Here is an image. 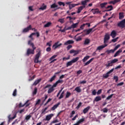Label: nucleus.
I'll use <instances>...</instances> for the list:
<instances>
[{
	"label": "nucleus",
	"instance_id": "obj_39",
	"mask_svg": "<svg viewBox=\"0 0 125 125\" xmlns=\"http://www.w3.org/2000/svg\"><path fill=\"white\" fill-rule=\"evenodd\" d=\"M78 25H79V22H77L76 23H73L71 25L73 29H75V28H77Z\"/></svg>",
	"mask_w": 125,
	"mask_h": 125
},
{
	"label": "nucleus",
	"instance_id": "obj_62",
	"mask_svg": "<svg viewBox=\"0 0 125 125\" xmlns=\"http://www.w3.org/2000/svg\"><path fill=\"white\" fill-rule=\"evenodd\" d=\"M82 73H83V71L81 70H79V71H78L76 72V74H77V75H80V74H82Z\"/></svg>",
	"mask_w": 125,
	"mask_h": 125
},
{
	"label": "nucleus",
	"instance_id": "obj_44",
	"mask_svg": "<svg viewBox=\"0 0 125 125\" xmlns=\"http://www.w3.org/2000/svg\"><path fill=\"white\" fill-rule=\"evenodd\" d=\"M58 3L60 6H61V5H62V6H65V3H64V2L59 1Z\"/></svg>",
	"mask_w": 125,
	"mask_h": 125
},
{
	"label": "nucleus",
	"instance_id": "obj_60",
	"mask_svg": "<svg viewBox=\"0 0 125 125\" xmlns=\"http://www.w3.org/2000/svg\"><path fill=\"white\" fill-rule=\"evenodd\" d=\"M56 82L58 83H58H63V80L60 79L58 80Z\"/></svg>",
	"mask_w": 125,
	"mask_h": 125
},
{
	"label": "nucleus",
	"instance_id": "obj_1",
	"mask_svg": "<svg viewBox=\"0 0 125 125\" xmlns=\"http://www.w3.org/2000/svg\"><path fill=\"white\" fill-rule=\"evenodd\" d=\"M42 54V51L40 50L38 53L35 55V58L34 60V63H40L41 61H39L40 57Z\"/></svg>",
	"mask_w": 125,
	"mask_h": 125
},
{
	"label": "nucleus",
	"instance_id": "obj_9",
	"mask_svg": "<svg viewBox=\"0 0 125 125\" xmlns=\"http://www.w3.org/2000/svg\"><path fill=\"white\" fill-rule=\"evenodd\" d=\"M57 57V55H55L52 56L50 59H49V61H51L50 63L51 64V63H54V62H55L57 59H54Z\"/></svg>",
	"mask_w": 125,
	"mask_h": 125
},
{
	"label": "nucleus",
	"instance_id": "obj_32",
	"mask_svg": "<svg viewBox=\"0 0 125 125\" xmlns=\"http://www.w3.org/2000/svg\"><path fill=\"white\" fill-rule=\"evenodd\" d=\"M90 56H86L85 57H84V58L82 60V61L84 62L86 61H87V60H88V59H89L90 58Z\"/></svg>",
	"mask_w": 125,
	"mask_h": 125
},
{
	"label": "nucleus",
	"instance_id": "obj_45",
	"mask_svg": "<svg viewBox=\"0 0 125 125\" xmlns=\"http://www.w3.org/2000/svg\"><path fill=\"white\" fill-rule=\"evenodd\" d=\"M71 93L70 92H67L66 94L65 95V98H69L70 96H71Z\"/></svg>",
	"mask_w": 125,
	"mask_h": 125
},
{
	"label": "nucleus",
	"instance_id": "obj_18",
	"mask_svg": "<svg viewBox=\"0 0 125 125\" xmlns=\"http://www.w3.org/2000/svg\"><path fill=\"white\" fill-rule=\"evenodd\" d=\"M91 11L93 14H98L99 13V10L98 9H92Z\"/></svg>",
	"mask_w": 125,
	"mask_h": 125
},
{
	"label": "nucleus",
	"instance_id": "obj_14",
	"mask_svg": "<svg viewBox=\"0 0 125 125\" xmlns=\"http://www.w3.org/2000/svg\"><path fill=\"white\" fill-rule=\"evenodd\" d=\"M74 42L73 40H68L64 42V45H71L73 44L74 43Z\"/></svg>",
	"mask_w": 125,
	"mask_h": 125
},
{
	"label": "nucleus",
	"instance_id": "obj_57",
	"mask_svg": "<svg viewBox=\"0 0 125 125\" xmlns=\"http://www.w3.org/2000/svg\"><path fill=\"white\" fill-rule=\"evenodd\" d=\"M101 93H102V89L99 90L97 92V95H99L101 94Z\"/></svg>",
	"mask_w": 125,
	"mask_h": 125
},
{
	"label": "nucleus",
	"instance_id": "obj_4",
	"mask_svg": "<svg viewBox=\"0 0 125 125\" xmlns=\"http://www.w3.org/2000/svg\"><path fill=\"white\" fill-rule=\"evenodd\" d=\"M59 42H60L58 41L56 42H55L54 43V44L53 45V49H56L59 47H60L61 46V45H62V43H59Z\"/></svg>",
	"mask_w": 125,
	"mask_h": 125
},
{
	"label": "nucleus",
	"instance_id": "obj_55",
	"mask_svg": "<svg viewBox=\"0 0 125 125\" xmlns=\"http://www.w3.org/2000/svg\"><path fill=\"white\" fill-rule=\"evenodd\" d=\"M51 42H52V41H50V42H47L46 43L47 46H49V47H50V46H51Z\"/></svg>",
	"mask_w": 125,
	"mask_h": 125
},
{
	"label": "nucleus",
	"instance_id": "obj_12",
	"mask_svg": "<svg viewBox=\"0 0 125 125\" xmlns=\"http://www.w3.org/2000/svg\"><path fill=\"white\" fill-rule=\"evenodd\" d=\"M106 46H108V44H104V45H101L97 47L96 50H102V49H103V48H105Z\"/></svg>",
	"mask_w": 125,
	"mask_h": 125
},
{
	"label": "nucleus",
	"instance_id": "obj_35",
	"mask_svg": "<svg viewBox=\"0 0 125 125\" xmlns=\"http://www.w3.org/2000/svg\"><path fill=\"white\" fill-rule=\"evenodd\" d=\"M107 54H110V53H114L115 52V51L114 49H111V50H107L105 52Z\"/></svg>",
	"mask_w": 125,
	"mask_h": 125
},
{
	"label": "nucleus",
	"instance_id": "obj_7",
	"mask_svg": "<svg viewBox=\"0 0 125 125\" xmlns=\"http://www.w3.org/2000/svg\"><path fill=\"white\" fill-rule=\"evenodd\" d=\"M114 70H115V68H112L110 70H109L108 72H107L106 74L103 75V77L104 78V79H107L108 77H109V74H111V73H113L114 72Z\"/></svg>",
	"mask_w": 125,
	"mask_h": 125
},
{
	"label": "nucleus",
	"instance_id": "obj_46",
	"mask_svg": "<svg viewBox=\"0 0 125 125\" xmlns=\"http://www.w3.org/2000/svg\"><path fill=\"white\" fill-rule=\"evenodd\" d=\"M37 92H38V88H37V87H35L34 88V91L33 92V95H36V94H37Z\"/></svg>",
	"mask_w": 125,
	"mask_h": 125
},
{
	"label": "nucleus",
	"instance_id": "obj_29",
	"mask_svg": "<svg viewBox=\"0 0 125 125\" xmlns=\"http://www.w3.org/2000/svg\"><path fill=\"white\" fill-rule=\"evenodd\" d=\"M102 98L100 96H97L95 97L94 101H95L96 102H98V101H100L101 100Z\"/></svg>",
	"mask_w": 125,
	"mask_h": 125
},
{
	"label": "nucleus",
	"instance_id": "obj_21",
	"mask_svg": "<svg viewBox=\"0 0 125 125\" xmlns=\"http://www.w3.org/2000/svg\"><path fill=\"white\" fill-rule=\"evenodd\" d=\"M42 82V79L40 78L37 80H36L35 82L33 83V85H37L38 83H40Z\"/></svg>",
	"mask_w": 125,
	"mask_h": 125
},
{
	"label": "nucleus",
	"instance_id": "obj_38",
	"mask_svg": "<svg viewBox=\"0 0 125 125\" xmlns=\"http://www.w3.org/2000/svg\"><path fill=\"white\" fill-rule=\"evenodd\" d=\"M64 19H60L58 20V22H60L61 24H64L65 23V20H64Z\"/></svg>",
	"mask_w": 125,
	"mask_h": 125
},
{
	"label": "nucleus",
	"instance_id": "obj_25",
	"mask_svg": "<svg viewBox=\"0 0 125 125\" xmlns=\"http://www.w3.org/2000/svg\"><path fill=\"white\" fill-rule=\"evenodd\" d=\"M75 91H77L78 93L82 92V89H81V86H77L75 89Z\"/></svg>",
	"mask_w": 125,
	"mask_h": 125
},
{
	"label": "nucleus",
	"instance_id": "obj_19",
	"mask_svg": "<svg viewBox=\"0 0 125 125\" xmlns=\"http://www.w3.org/2000/svg\"><path fill=\"white\" fill-rule=\"evenodd\" d=\"M123 52V50L122 49H120L118 51H117L116 53L114 55V57H117L120 53H122Z\"/></svg>",
	"mask_w": 125,
	"mask_h": 125
},
{
	"label": "nucleus",
	"instance_id": "obj_64",
	"mask_svg": "<svg viewBox=\"0 0 125 125\" xmlns=\"http://www.w3.org/2000/svg\"><path fill=\"white\" fill-rule=\"evenodd\" d=\"M82 39L81 38V37H79L77 39H76V42H80L82 41Z\"/></svg>",
	"mask_w": 125,
	"mask_h": 125
},
{
	"label": "nucleus",
	"instance_id": "obj_36",
	"mask_svg": "<svg viewBox=\"0 0 125 125\" xmlns=\"http://www.w3.org/2000/svg\"><path fill=\"white\" fill-rule=\"evenodd\" d=\"M56 7H58V5L56 4V3H54L51 5V8H56Z\"/></svg>",
	"mask_w": 125,
	"mask_h": 125
},
{
	"label": "nucleus",
	"instance_id": "obj_6",
	"mask_svg": "<svg viewBox=\"0 0 125 125\" xmlns=\"http://www.w3.org/2000/svg\"><path fill=\"white\" fill-rule=\"evenodd\" d=\"M110 40V35H109L107 33L105 34L104 37V44H106L107 42H108V41Z\"/></svg>",
	"mask_w": 125,
	"mask_h": 125
},
{
	"label": "nucleus",
	"instance_id": "obj_15",
	"mask_svg": "<svg viewBox=\"0 0 125 125\" xmlns=\"http://www.w3.org/2000/svg\"><path fill=\"white\" fill-rule=\"evenodd\" d=\"M60 104V103H58V104H55L52 108H51V110L52 111H54V110H55L56 109H57V108H58Z\"/></svg>",
	"mask_w": 125,
	"mask_h": 125
},
{
	"label": "nucleus",
	"instance_id": "obj_47",
	"mask_svg": "<svg viewBox=\"0 0 125 125\" xmlns=\"http://www.w3.org/2000/svg\"><path fill=\"white\" fill-rule=\"evenodd\" d=\"M46 5H44L43 6L41 7L39 9L40 10H45V9H46Z\"/></svg>",
	"mask_w": 125,
	"mask_h": 125
},
{
	"label": "nucleus",
	"instance_id": "obj_37",
	"mask_svg": "<svg viewBox=\"0 0 125 125\" xmlns=\"http://www.w3.org/2000/svg\"><path fill=\"white\" fill-rule=\"evenodd\" d=\"M55 79H56V75H54L53 77H51L49 82H50V83H52V82H53V81H54Z\"/></svg>",
	"mask_w": 125,
	"mask_h": 125
},
{
	"label": "nucleus",
	"instance_id": "obj_52",
	"mask_svg": "<svg viewBox=\"0 0 125 125\" xmlns=\"http://www.w3.org/2000/svg\"><path fill=\"white\" fill-rule=\"evenodd\" d=\"M80 51L79 50H74V54L73 55V56H76V55H77V54H79V53Z\"/></svg>",
	"mask_w": 125,
	"mask_h": 125
},
{
	"label": "nucleus",
	"instance_id": "obj_59",
	"mask_svg": "<svg viewBox=\"0 0 125 125\" xmlns=\"http://www.w3.org/2000/svg\"><path fill=\"white\" fill-rule=\"evenodd\" d=\"M79 117V115H78V114H77L76 115H75L72 119V121H76V120H77V118H78Z\"/></svg>",
	"mask_w": 125,
	"mask_h": 125
},
{
	"label": "nucleus",
	"instance_id": "obj_26",
	"mask_svg": "<svg viewBox=\"0 0 125 125\" xmlns=\"http://www.w3.org/2000/svg\"><path fill=\"white\" fill-rule=\"evenodd\" d=\"M125 18V15H124V12L119 13V19L120 20H122L123 18Z\"/></svg>",
	"mask_w": 125,
	"mask_h": 125
},
{
	"label": "nucleus",
	"instance_id": "obj_13",
	"mask_svg": "<svg viewBox=\"0 0 125 125\" xmlns=\"http://www.w3.org/2000/svg\"><path fill=\"white\" fill-rule=\"evenodd\" d=\"M110 36L113 39H115L117 36V32L115 30H112L111 32Z\"/></svg>",
	"mask_w": 125,
	"mask_h": 125
},
{
	"label": "nucleus",
	"instance_id": "obj_43",
	"mask_svg": "<svg viewBox=\"0 0 125 125\" xmlns=\"http://www.w3.org/2000/svg\"><path fill=\"white\" fill-rule=\"evenodd\" d=\"M84 118H82L80 120H79L78 122L77 123L79 124L80 125V124H81V123H83V122H84Z\"/></svg>",
	"mask_w": 125,
	"mask_h": 125
},
{
	"label": "nucleus",
	"instance_id": "obj_54",
	"mask_svg": "<svg viewBox=\"0 0 125 125\" xmlns=\"http://www.w3.org/2000/svg\"><path fill=\"white\" fill-rule=\"evenodd\" d=\"M113 80H115V82L117 83L119 81V77L118 76H114Z\"/></svg>",
	"mask_w": 125,
	"mask_h": 125
},
{
	"label": "nucleus",
	"instance_id": "obj_28",
	"mask_svg": "<svg viewBox=\"0 0 125 125\" xmlns=\"http://www.w3.org/2000/svg\"><path fill=\"white\" fill-rule=\"evenodd\" d=\"M52 23L51 22H48L46 24L44 25V28H48V27H50Z\"/></svg>",
	"mask_w": 125,
	"mask_h": 125
},
{
	"label": "nucleus",
	"instance_id": "obj_56",
	"mask_svg": "<svg viewBox=\"0 0 125 125\" xmlns=\"http://www.w3.org/2000/svg\"><path fill=\"white\" fill-rule=\"evenodd\" d=\"M84 27H85V24L84 23L81 25L80 26L81 30H83V29H84Z\"/></svg>",
	"mask_w": 125,
	"mask_h": 125
},
{
	"label": "nucleus",
	"instance_id": "obj_5",
	"mask_svg": "<svg viewBox=\"0 0 125 125\" xmlns=\"http://www.w3.org/2000/svg\"><path fill=\"white\" fill-rule=\"evenodd\" d=\"M118 27H120L122 29L125 27V19L121 21L119 23H118Z\"/></svg>",
	"mask_w": 125,
	"mask_h": 125
},
{
	"label": "nucleus",
	"instance_id": "obj_31",
	"mask_svg": "<svg viewBox=\"0 0 125 125\" xmlns=\"http://www.w3.org/2000/svg\"><path fill=\"white\" fill-rule=\"evenodd\" d=\"M107 9L105 10V11H111V10H113V6L109 5L108 6L106 7Z\"/></svg>",
	"mask_w": 125,
	"mask_h": 125
},
{
	"label": "nucleus",
	"instance_id": "obj_41",
	"mask_svg": "<svg viewBox=\"0 0 125 125\" xmlns=\"http://www.w3.org/2000/svg\"><path fill=\"white\" fill-rule=\"evenodd\" d=\"M110 61H111L112 64H115V63H117V62L119 61V60H118V59H114Z\"/></svg>",
	"mask_w": 125,
	"mask_h": 125
},
{
	"label": "nucleus",
	"instance_id": "obj_22",
	"mask_svg": "<svg viewBox=\"0 0 125 125\" xmlns=\"http://www.w3.org/2000/svg\"><path fill=\"white\" fill-rule=\"evenodd\" d=\"M90 109V106H87V107L85 108L83 111V114H86V113H87V112L89 111Z\"/></svg>",
	"mask_w": 125,
	"mask_h": 125
},
{
	"label": "nucleus",
	"instance_id": "obj_30",
	"mask_svg": "<svg viewBox=\"0 0 125 125\" xmlns=\"http://www.w3.org/2000/svg\"><path fill=\"white\" fill-rule=\"evenodd\" d=\"M11 116V115H9L8 116V119H9L8 122H10L11 121H12L13 120H14V119H15V118H16V114H15L14 115V116L12 118L10 117Z\"/></svg>",
	"mask_w": 125,
	"mask_h": 125
},
{
	"label": "nucleus",
	"instance_id": "obj_16",
	"mask_svg": "<svg viewBox=\"0 0 125 125\" xmlns=\"http://www.w3.org/2000/svg\"><path fill=\"white\" fill-rule=\"evenodd\" d=\"M105 65L106 68H109V67H112L113 66V63L111 61H107V64H106Z\"/></svg>",
	"mask_w": 125,
	"mask_h": 125
},
{
	"label": "nucleus",
	"instance_id": "obj_40",
	"mask_svg": "<svg viewBox=\"0 0 125 125\" xmlns=\"http://www.w3.org/2000/svg\"><path fill=\"white\" fill-rule=\"evenodd\" d=\"M72 65H73V62L71 61L66 63V67H69V66H72Z\"/></svg>",
	"mask_w": 125,
	"mask_h": 125
},
{
	"label": "nucleus",
	"instance_id": "obj_17",
	"mask_svg": "<svg viewBox=\"0 0 125 125\" xmlns=\"http://www.w3.org/2000/svg\"><path fill=\"white\" fill-rule=\"evenodd\" d=\"M28 45H30V46H32V48H36V47H35V44H34V43H33V42H32V40L28 41Z\"/></svg>",
	"mask_w": 125,
	"mask_h": 125
},
{
	"label": "nucleus",
	"instance_id": "obj_51",
	"mask_svg": "<svg viewBox=\"0 0 125 125\" xmlns=\"http://www.w3.org/2000/svg\"><path fill=\"white\" fill-rule=\"evenodd\" d=\"M72 47H73V46L72 45H68L66 47V49H67V50H70V49H71V48H72Z\"/></svg>",
	"mask_w": 125,
	"mask_h": 125
},
{
	"label": "nucleus",
	"instance_id": "obj_24",
	"mask_svg": "<svg viewBox=\"0 0 125 125\" xmlns=\"http://www.w3.org/2000/svg\"><path fill=\"white\" fill-rule=\"evenodd\" d=\"M54 88H53V87L51 86V87H50V88H49V89L47 91V93H48V94H50V93H51L52 92H53V91H54Z\"/></svg>",
	"mask_w": 125,
	"mask_h": 125
},
{
	"label": "nucleus",
	"instance_id": "obj_27",
	"mask_svg": "<svg viewBox=\"0 0 125 125\" xmlns=\"http://www.w3.org/2000/svg\"><path fill=\"white\" fill-rule=\"evenodd\" d=\"M83 8H84V6H81L79 7L78 9L77 13L78 14L81 13L82 10H83Z\"/></svg>",
	"mask_w": 125,
	"mask_h": 125
},
{
	"label": "nucleus",
	"instance_id": "obj_20",
	"mask_svg": "<svg viewBox=\"0 0 125 125\" xmlns=\"http://www.w3.org/2000/svg\"><path fill=\"white\" fill-rule=\"evenodd\" d=\"M89 1V0H84V1H82L81 2V4L83 6H84V8H85V5H86L87 2H88Z\"/></svg>",
	"mask_w": 125,
	"mask_h": 125
},
{
	"label": "nucleus",
	"instance_id": "obj_8",
	"mask_svg": "<svg viewBox=\"0 0 125 125\" xmlns=\"http://www.w3.org/2000/svg\"><path fill=\"white\" fill-rule=\"evenodd\" d=\"M30 30H32V25H29L26 28H24L22 30V33H28Z\"/></svg>",
	"mask_w": 125,
	"mask_h": 125
},
{
	"label": "nucleus",
	"instance_id": "obj_48",
	"mask_svg": "<svg viewBox=\"0 0 125 125\" xmlns=\"http://www.w3.org/2000/svg\"><path fill=\"white\" fill-rule=\"evenodd\" d=\"M114 96V94H112L109 96H108L105 100H110V99H111V98H112V97H113V96Z\"/></svg>",
	"mask_w": 125,
	"mask_h": 125
},
{
	"label": "nucleus",
	"instance_id": "obj_63",
	"mask_svg": "<svg viewBox=\"0 0 125 125\" xmlns=\"http://www.w3.org/2000/svg\"><path fill=\"white\" fill-rule=\"evenodd\" d=\"M46 51L47 52H49V51H51V48L50 47H48L46 49Z\"/></svg>",
	"mask_w": 125,
	"mask_h": 125
},
{
	"label": "nucleus",
	"instance_id": "obj_23",
	"mask_svg": "<svg viewBox=\"0 0 125 125\" xmlns=\"http://www.w3.org/2000/svg\"><path fill=\"white\" fill-rule=\"evenodd\" d=\"M93 60H94V58L91 59L84 64V66H87V65H89Z\"/></svg>",
	"mask_w": 125,
	"mask_h": 125
},
{
	"label": "nucleus",
	"instance_id": "obj_49",
	"mask_svg": "<svg viewBox=\"0 0 125 125\" xmlns=\"http://www.w3.org/2000/svg\"><path fill=\"white\" fill-rule=\"evenodd\" d=\"M17 95V89H15L13 93V96H16Z\"/></svg>",
	"mask_w": 125,
	"mask_h": 125
},
{
	"label": "nucleus",
	"instance_id": "obj_34",
	"mask_svg": "<svg viewBox=\"0 0 125 125\" xmlns=\"http://www.w3.org/2000/svg\"><path fill=\"white\" fill-rule=\"evenodd\" d=\"M79 59H80V58H79V57H76V58H75L72 59V60H71V62H72V63H76V62H77L79 60Z\"/></svg>",
	"mask_w": 125,
	"mask_h": 125
},
{
	"label": "nucleus",
	"instance_id": "obj_11",
	"mask_svg": "<svg viewBox=\"0 0 125 125\" xmlns=\"http://www.w3.org/2000/svg\"><path fill=\"white\" fill-rule=\"evenodd\" d=\"M95 31V29L92 31V29H85L83 30V32H85V35H89L90 33H91V32H94Z\"/></svg>",
	"mask_w": 125,
	"mask_h": 125
},
{
	"label": "nucleus",
	"instance_id": "obj_2",
	"mask_svg": "<svg viewBox=\"0 0 125 125\" xmlns=\"http://www.w3.org/2000/svg\"><path fill=\"white\" fill-rule=\"evenodd\" d=\"M72 1L66 2H65V4L69 5V10H71L73 7L77 6V5H79V4H71Z\"/></svg>",
	"mask_w": 125,
	"mask_h": 125
},
{
	"label": "nucleus",
	"instance_id": "obj_3",
	"mask_svg": "<svg viewBox=\"0 0 125 125\" xmlns=\"http://www.w3.org/2000/svg\"><path fill=\"white\" fill-rule=\"evenodd\" d=\"M33 49L28 48L27 50L26 55L29 56L30 54H35V50L37 48H32Z\"/></svg>",
	"mask_w": 125,
	"mask_h": 125
},
{
	"label": "nucleus",
	"instance_id": "obj_42",
	"mask_svg": "<svg viewBox=\"0 0 125 125\" xmlns=\"http://www.w3.org/2000/svg\"><path fill=\"white\" fill-rule=\"evenodd\" d=\"M31 118H32V115L30 114L29 115H26L25 117V120L26 121H29V120H30Z\"/></svg>",
	"mask_w": 125,
	"mask_h": 125
},
{
	"label": "nucleus",
	"instance_id": "obj_10",
	"mask_svg": "<svg viewBox=\"0 0 125 125\" xmlns=\"http://www.w3.org/2000/svg\"><path fill=\"white\" fill-rule=\"evenodd\" d=\"M54 114H50L46 116L45 121H50V120H51V118H52V117H54Z\"/></svg>",
	"mask_w": 125,
	"mask_h": 125
},
{
	"label": "nucleus",
	"instance_id": "obj_61",
	"mask_svg": "<svg viewBox=\"0 0 125 125\" xmlns=\"http://www.w3.org/2000/svg\"><path fill=\"white\" fill-rule=\"evenodd\" d=\"M97 93L96 92V90H95V89H94V90H93V91H92V95H96V94H97Z\"/></svg>",
	"mask_w": 125,
	"mask_h": 125
},
{
	"label": "nucleus",
	"instance_id": "obj_33",
	"mask_svg": "<svg viewBox=\"0 0 125 125\" xmlns=\"http://www.w3.org/2000/svg\"><path fill=\"white\" fill-rule=\"evenodd\" d=\"M90 42V40L88 39H85L84 44H85V45H86L88 44Z\"/></svg>",
	"mask_w": 125,
	"mask_h": 125
},
{
	"label": "nucleus",
	"instance_id": "obj_50",
	"mask_svg": "<svg viewBox=\"0 0 125 125\" xmlns=\"http://www.w3.org/2000/svg\"><path fill=\"white\" fill-rule=\"evenodd\" d=\"M106 4H107V2H104V3H101V7H102V8H103L105 7V5H106Z\"/></svg>",
	"mask_w": 125,
	"mask_h": 125
},
{
	"label": "nucleus",
	"instance_id": "obj_53",
	"mask_svg": "<svg viewBox=\"0 0 125 125\" xmlns=\"http://www.w3.org/2000/svg\"><path fill=\"white\" fill-rule=\"evenodd\" d=\"M118 40H119V37H117V38H115V39H112V40H111V42H117V41H118Z\"/></svg>",
	"mask_w": 125,
	"mask_h": 125
},
{
	"label": "nucleus",
	"instance_id": "obj_58",
	"mask_svg": "<svg viewBox=\"0 0 125 125\" xmlns=\"http://www.w3.org/2000/svg\"><path fill=\"white\" fill-rule=\"evenodd\" d=\"M83 104V103H82V102L79 103V104H78V105H77V107H76V109H80V107H81V106H82V104Z\"/></svg>",
	"mask_w": 125,
	"mask_h": 125
}]
</instances>
